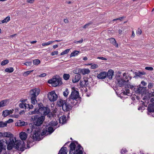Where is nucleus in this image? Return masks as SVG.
Listing matches in <instances>:
<instances>
[{
	"instance_id": "603ef678",
	"label": "nucleus",
	"mask_w": 154,
	"mask_h": 154,
	"mask_svg": "<svg viewBox=\"0 0 154 154\" xmlns=\"http://www.w3.org/2000/svg\"><path fill=\"white\" fill-rule=\"evenodd\" d=\"M126 152H127V150H126L125 149H122L121 151V153L122 154H124Z\"/></svg>"
},
{
	"instance_id": "aec40b11",
	"label": "nucleus",
	"mask_w": 154,
	"mask_h": 154,
	"mask_svg": "<svg viewBox=\"0 0 154 154\" xmlns=\"http://www.w3.org/2000/svg\"><path fill=\"white\" fill-rule=\"evenodd\" d=\"M66 121V117L65 116H63L61 117L59 119V122L62 124H65Z\"/></svg>"
},
{
	"instance_id": "f8f14e48",
	"label": "nucleus",
	"mask_w": 154,
	"mask_h": 154,
	"mask_svg": "<svg viewBox=\"0 0 154 154\" xmlns=\"http://www.w3.org/2000/svg\"><path fill=\"white\" fill-rule=\"evenodd\" d=\"M106 72H101L97 75V77L100 79H104L106 77Z\"/></svg>"
},
{
	"instance_id": "3c124183",
	"label": "nucleus",
	"mask_w": 154,
	"mask_h": 154,
	"mask_svg": "<svg viewBox=\"0 0 154 154\" xmlns=\"http://www.w3.org/2000/svg\"><path fill=\"white\" fill-rule=\"evenodd\" d=\"M148 88L149 89L153 87V84L152 83H149L148 85Z\"/></svg>"
},
{
	"instance_id": "680f3d73",
	"label": "nucleus",
	"mask_w": 154,
	"mask_h": 154,
	"mask_svg": "<svg viewBox=\"0 0 154 154\" xmlns=\"http://www.w3.org/2000/svg\"><path fill=\"white\" fill-rule=\"evenodd\" d=\"M57 123L56 124L55 122L53 121L51 122V125H57Z\"/></svg>"
},
{
	"instance_id": "79ce46f5",
	"label": "nucleus",
	"mask_w": 154,
	"mask_h": 154,
	"mask_svg": "<svg viewBox=\"0 0 154 154\" xmlns=\"http://www.w3.org/2000/svg\"><path fill=\"white\" fill-rule=\"evenodd\" d=\"M69 49H67L66 50H65L64 51H63V52L61 53L60 54V55H62L65 54H67L69 52Z\"/></svg>"
},
{
	"instance_id": "1a4fd4ad",
	"label": "nucleus",
	"mask_w": 154,
	"mask_h": 154,
	"mask_svg": "<svg viewBox=\"0 0 154 154\" xmlns=\"http://www.w3.org/2000/svg\"><path fill=\"white\" fill-rule=\"evenodd\" d=\"M48 98L51 101H54L57 100V96L54 91H52L48 94Z\"/></svg>"
},
{
	"instance_id": "39448f33",
	"label": "nucleus",
	"mask_w": 154,
	"mask_h": 154,
	"mask_svg": "<svg viewBox=\"0 0 154 154\" xmlns=\"http://www.w3.org/2000/svg\"><path fill=\"white\" fill-rule=\"evenodd\" d=\"M79 97V92L75 90L72 91L70 97L68 99L69 100V103H71L72 105H75L78 103L77 99Z\"/></svg>"
},
{
	"instance_id": "cd10ccee",
	"label": "nucleus",
	"mask_w": 154,
	"mask_h": 154,
	"mask_svg": "<svg viewBox=\"0 0 154 154\" xmlns=\"http://www.w3.org/2000/svg\"><path fill=\"white\" fill-rule=\"evenodd\" d=\"M110 41V42L114 45H115L116 47H118V45L116 43V41L115 39L114 38H111L109 39Z\"/></svg>"
},
{
	"instance_id": "4468645a",
	"label": "nucleus",
	"mask_w": 154,
	"mask_h": 154,
	"mask_svg": "<svg viewBox=\"0 0 154 154\" xmlns=\"http://www.w3.org/2000/svg\"><path fill=\"white\" fill-rule=\"evenodd\" d=\"M114 71L112 69H109V70L108 72H106V77L110 79H111L112 78V76L113 75Z\"/></svg>"
},
{
	"instance_id": "864d4df0",
	"label": "nucleus",
	"mask_w": 154,
	"mask_h": 154,
	"mask_svg": "<svg viewBox=\"0 0 154 154\" xmlns=\"http://www.w3.org/2000/svg\"><path fill=\"white\" fill-rule=\"evenodd\" d=\"M46 74L45 73H43L42 74H41V75H38V77H44L46 76Z\"/></svg>"
},
{
	"instance_id": "7ed1b4c3",
	"label": "nucleus",
	"mask_w": 154,
	"mask_h": 154,
	"mask_svg": "<svg viewBox=\"0 0 154 154\" xmlns=\"http://www.w3.org/2000/svg\"><path fill=\"white\" fill-rule=\"evenodd\" d=\"M57 104L59 106H62L63 111H69L71 109L72 107L74 105H72L71 103H69V100L67 99L66 101L62 100H60L57 102Z\"/></svg>"
},
{
	"instance_id": "49530a36",
	"label": "nucleus",
	"mask_w": 154,
	"mask_h": 154,
	"mask_svg": "<svg viewBox=\"0 0 154 154\" xmlns=\"http://www.w3.org/2000/svg\"><path fill=\"white\" fill-rule=\"evenodd\" d=\"M142 33V31L140 29H138L136 32V34L137 35H140Z\"/></svg>"
},
{
	"instance_id": "ea45409f",
	"label": "nucleus",
	"mask_w": 154,
	"mask_h": 154,
	"mask_svg": "<svg viewBox=\"0 0 154 154\" xmlns=\"http://www.w3.org/2000/svg\"><path fill=\"white\" fill-rule=\"evenodd\" d=\"M88 65H91V68L92 69H94L96 68H97L98 67V65L96 64H89Z\"/></svg>"
},
{
	"instance_id": "dca6fc26",
	"label": "nucleus",
	"mask_w": 154,
	"mask_h": 154,
	"mask_svg": "<svg viewBox=\"0 0 154 154\" xmlns=\"http://www.w3.org/2000/svg\"><path fill=\"white\" fill-rule=\"evenodd\" d=\"M70 150L69 152L70 154H73V151L75 150V145L74 143L72 142L70 144Z\"/></svg>"
},
{
	"instance_id": "e433bc0d",
	"label": "nucleus",
	"mask_w": 154,
	"mask_h": 154,
	"mask_svg": "<svg viewBox=\"0 0 154 154\" xmlns=\"http://www.w3.org/2000/svg\"><path fill=\"white\" fill-rule=\"evenodd\" d=\"M40 63V61L38 59H35L33 60V63L34 65H38Z\"/></svg>"
},
{
	"instance_id": "c85d7f7f",
	"label": "nucleus",
	"mask_w": 154,
	"mask_h": 154,
	"mask_svg": "<svg viewBox=\"0 0 154 154\" xmlns=\"http://www.w3.org/2000/svg\"><path fill=\"white\" fill-rule=\"evenodd\" d=\"M79 53V51H75L72 52L70 55V57H75L76 55H77Z\"/></svg>"
},
{
	"instance_id": "f03ea898",
	"label": "nucleus",
	"mask_w": 154,
	"mask_h": 154,
	"mask_svg": "<svg viewBox=\"0 0 154 154\" xmlns=\"http://www.w3.org/2000/svg\"><path fill=\"white\" fill-rule=\"evenodd\" d=\"M0 134L3 137L8 138L6 139H3L0 140V152L2 149L5 150L6 148L8 150L11 149L13 147L15 137H14L13 135L9 132L0 133Z\"/></svg>"
},
{
	"instance_id": "7c9ffc66",
	"label": "nucleus",
	"mask_w": 154,
	"mask_h": 154,
	"mask_svg": "<svg viewBox=\"0 0 154 154\" xmlns=\"http://www.w3.org/2000/svg\"><path fill=\"white\" fill-rule=\"evenodd\" d=\"M17 125H26L27 124L26 122H22L21 120L18 121L17 122Z\"/></svg>"
},
{
	"instance_id": "5701e85b",
	"label": "nucleus",
	"mask_w": 154,
	"mask_h": 154,
	"mask_svg": "<svg viewBox=\"0 0 154 154\" xmlns=\"http://www.w3.org/2000/svg\"><path fill=\"white\" fill-rule=\"evenodd\" d=\"M80 78V75L77 74L75 75L74 79H72V82L74 83H76L79 81Z\"/></svg>"
},
{
	"instance_id": "6ab92c4d",
	"label": "nucleus",
	"mask_w": 154,
	"mask_h": 154,
	"mask_svg": "<svg viewBox=\"0 0 154 154\" xmlns=\"http://www.w3.org/2000/svg\"><path fill=\"white\" fill-rule=\"evenodd\" d=\"M148 110L149 112H154V104H149L148 106Z\"/></svg>"
},
{
	"instance_id": "338daca9",
	"label": "nucleus",
	"mask_w": 154,
	"mask_h": 154,
	"mask_svg": "<svg viewBox=\"0 0 154 154\" xmlns=\"http://www.w3.org/2000/svg\"><path fill=\"white\" fill-rule=\"evenodd\" d=\"M134 36H135V34L134 32V31H132L131 37L134 38Z\"/></svg>"
},
{
	"instance_id": "412c9836",
	"label": "nucleus",
	"mask_w": 154,
	"mask_h": 154,
	"mask_svg": "<svg viewBox=\"0 0 154 154\" xmlns=\"http://www.w3.org/2000/svg\"><path fill=\"white\" fill-rule=\"evenodd\" d=\"M19 106L21 108L25 109L29 107V105L25 103L24 102H22L19 104Z\"/></svg>"
},
{
	"instance_id": "2f4dec72",
	"label": "nucleus",
	"mask_w": 154,
	"mask_h": 154,
	"mask_svg": "<svg viewBox=\"0 0 154 154\" xmlns=\"http://www.w3.org/2000/svg\"><path fill=\"white\" fill-rule=\"evenodd\" d=\"M5 71L6 72L11 73L14 71V69L12 67H9L5 69Z\"/></svg>"
},
{
	"instance_id": "052dcab7",
	"label": "nucleus",
	"mask_w": 154,
	"mask_h": 154,
	"mask_svg": "<svg viewBox=\"0 0 154 154\" xmlns=\"http://www.w3.org/2000/svg\"><path fill=\"white\" fill-rule=\"evenodd\" d=\"M123 18L124 17H122L117 18V20H120V21H122L123 20Z\"/></svg>"
},
{
	"instance_id": "774afa93",
	"label": "nucleus",
	"mask_w": 154,
	"mask_h": 154,
	"mask_svg": "<svg viewBox=\"0 0 154 154\" xmlns=\"http://www.w3.org/2000/svg\"><path fill=\"white\" fill-rule=\"evenodd\" d=\"M33 107V106L32 105H29V107H27V108H29V109H32Z\"/></svg>"
},
{
	"instance_id": "b1692460",
	"label": "nucleus",
	"mask_w": 154,
	"mask_h": 154,
	"mask_svg": "<svg viewBox=\"0 0 154 154\" xmlns=\"http://www.w3.org/2000/svg\"><path fill=\"white\" fill-rule=\"evenodd\" d=\"M122 93L123 95H127L128 96H130V90L128 88H126L125 87L124 91Z\"/></svg>"
},
{
	"instance_id": "37998d69",
	"label": "nucleus",
	"mask_w": 154,
	"mask_h": 154,
	"mask_svg": "<svg viewBox=\"0 0 154 154\" xmlns=\"http://www.w3.org/2000/svg\"><path fill=\"white\" fill-rule=\"evenodd\" d=\"M69 94V91L68 89L66 88L65 91L63 92V95L65 97H67Z\"/></svg>"
},
{
	"instance_id": "423d86ee",
	"label": "nucleus",
	"mask_w": 154,
	"mask_h": 154,
	"mask_svg": "<svg viewBox=\"0 0 154 154\" xmlns=\"http://www.w3.org/2000/svg\"><path fill=\"white\" fill-rule=\"evenodd\" d=\"M44 119V116H41L39 117H38V116L35 115L32 117L31 121L33 122L34 125H41L42 124Z\"/></svg>"
},
{
	"instance_id": "9d476101",
	"label": "nucleus",
	"mask_w": 154,
	"mask_h": 154,
	"mask_svg": "<svg viewBox=\"0 0 154 154\" xmlns=\"http://www.w3.org/2000/svg\"><path fill=\"white\" fill-rule=\"evenodd\" d=\"M146 88L143 87H140L139 88H134V91L137 94L144 93L146 91Z\"/></svg>"
},
{
	"instance_id": "a211bd4d",
	"label": "nucleus",
	"mask_w": 154,
	"mask_h": 154,
	"mask_svg": "<svg viewBox=\"0 0 154 154\" xmlns=\"http://www.w3.org/2000/svg\"><path fill=\"white\" fill-rule=\"evenodd\" d=\"M80 73L83 75L88 74L90 72V70L89 69H81L80 70Z\"/></svg>"
},
{
	"instance_id": "0e129e2a",
	"label": "nucleus",
	"mask_w": 154,
	"mask_h": 154,
	"mask_svg": "<svg viewBox=\"0 0 154 154\" xmlns=\"http://www.w3.org/2000/svg\"><path fill=\"white\" fill-rule=\"evenodd\" d=\"M84 82H81V81H80V85L81 86H83L84 85Z\"/></svg>"
},
{
	"instance_id": "4be33fe9",
	"label": "nucleus",
	"mask_w": 154,
	"mask_h": 154,
	"mask_svg": "<svg viewBox=\"0 0 154 154\" xmlns=\"http://www.w3.org/2000/svg\"><path fill=\"white\" fill-rule=\"evenodd\" d=\"M134 74L136 76L141 78L142 75H145L146 73V72L144 71L140 72L137 71L135 72Z\"/></svg>"
},
{
	"instance_id": "de8ad7c7",
	"label": "nucleus",
	"mask_w": 154,
	"mask_h": 154,
	"mask_svg": "<svg viewBox=\"0 0 154 154\" xmlns=\"http://www.w3.org/2000/svg\"><path fill=\"white\" fill-rule=\"evenodd\" d=\"M58 54V52L57 51H54L51 52V55L52 56H54L55 55H57Z\"/></svg>"
},
{
	"instance_id": "6e6d98bb",
	"label": "nucleus",
	"mask_w": 154,
	"mask_h": 154,
	"mask_svg": "<svg viewBox=\"0 0 154 154\" xmlns=\"http://www.w3.org/2000/svg\"><path fill=\"white\" fill-rule=\"evenodd\" d=\"M83 42V39H81L79 41H75V42L76 43H82Z\"/></svg>"
},
{
	"instance_id": "72a5a7b5",
	"label": "nucleus",
	"mask_w": 154,
	"mask_h": 154,
	"mask_svg": "<svg viewBox=\"0 0 154 154\" xmlns=\"http://www.w3.org/2000/svg\"><path fill=\"white\" fill-rule=\"evenodd\" d=\"M9 114V111L8 110H6L3 112L2 115L4 117H6Z\"/></svg>"
},
{
	"instance_id": "0eeeda50",
	"label": "nucleus",
	"mask_w": 154,
	"mask_h": 154,
	"mask_svg": "<svg viewBox=\"0 0 154 154\" xmlns=\"http://www.w3.org/2000/svg\"><path fill=\"white\" fill-rule=\"evenodd\" d=\"M48 83L51 84L52 86L56 87L58 85H60L62 84L61 79L60 78H56L53 77V78L49 80Z\"/></svg>"
},
{
	"instance_id": "f704fd0d",
	"label": "nucleus",
	"mask_w": 154,
	"mask_h": 154,
	"mask_svg": "<svg viewBox=\"0 0 154 154\" xmlns=\"http://www.w3.org/2000/svg\"><path fill=\"white\" fill-rule=\"evenodd\" d=\"M31 99L32 103L35 104L37 103V100L36 99V97H33L31 96Z\"/></svg>"
},
{
	"instance_id": "c756f323",
	"label": "nucleus",
	"mask_w": 154,
	"mask_h": 154,
	"mask_svg": "<svg viewBox=\"0 0 154 154\" xmlns=\"http://www.w3.org/2000/svg\"><path fill=\"white\" fill-rule=\"evenodd\" d=\"M7 100H4L0 102V107L4 106L6 105Z\"/></svg>"
},
{
	"instance_id": "20e7f679",
	"label": "nucleus",
	"mask_w": 154,
	"mask_h": 154,
	"mask_svg": "<svg viewBox=\"0 0 154 154\" xmlns=\"http://www.w3.org/2000/svg\"><path fill=\"white\" fill-rule=\"evenodd\" d=\"M50 112V110L48 108L42 107H39L37 110L36 109H35L34 111L29 112V113L30 115H32L37 113L38 114L44 116L47 115Z\"/></svg>"
},
{
	"instance_id": "a19ab883",
	"label": "nucleus",
	"mask_w": 154,
	"mask_h": 154,
	"mask_svg": "<svg viewBox=\"0 0 154 154\" xmlns=\"http://www.w3.org/2000/svg\"><path fill=\"white\" fill-rule=\"evenodd\" d=\"M9 63V61L8 60H5L2 61L1 65L2 66H4L8 64Z\"/></svg>"
},
{
	"instance_id": "bf43d9fd",
	"label": "nucleus",
	"mask_w": 154,
	"mask_h": 154,
	"mask_svg": "<svg viewBox=\"0 0 154 154\" xmlns=\"http://www.w3.org/2000/svg\"><path fill=\"white\" fill-rule=\"evenodd\" d=\"M90 25V23L87 24L83 26V28L84 29H85L87 27Z\"/></svg>"
},
{
	"instance_id": "5fc2aeb1",
	"label": "nucleus",
	"mask_w": 154,
	"mask_h": 154,
	"mask_svg": "<svg viewBox=\"0 0 154 154\" xmlns=\"http://www.w3.org/2000/svg\"><path fill=\"white\" fill-rule=\"evenodd\" d=\"M97 59L105 60H107L106 58L102 57H98Z\"/></svg>"
},
{
	"instance_id": "4d7b16f0",
	"label": "nucleus",
	"mask_w": 154,
	"mask_h": 154,
	"mask_svg": "<svg viewBox=\"0 0 154 154\" xmlns=\"http://www.w3.org/2000/svg\"><path fill=\"white\" fill-rule=\"evenodd\" d=\"M34 1V0H27V2L30 3H32Z\"/></svg>"
},
{
	"instance_id": "8fccbe9b",
	"label": "nucleus",
	"mask_w": 154,
	"mask_h": 154,
	"mask_svg": "<svg viewBox=\"0 0 154 154\" xmlns=\"http://www.w3.org/2000/svg\"><path fill=\"white\" fill-rule=\"evenodd\" d=\"M151 102L152 103V104H154V96L149 99Z\"/></svg>"
},
{
	"instance_id": "4c0bfd02",
	"label": "nucleus",
	"mask_w": 154,
	"mask_h": 154,
	"mask_svg": "<svg viewBox=\"0 0 154 154\" xmlns=\"http://www.w3.org/2000/svg\"><path fill=\"white\" fill-rule=\"evenodd\" d=\"M54 42V41H49L47 42H45V43H42V46H48V45H50L52 43Z\"/></svg>"
},
{
	"instance_id": "6e6552de",
	"label": "nucleus",
	"mask_w": 154,
	"mask_h": 154,
	"mask_svg": "<svg viewBox=\"0 0 154 154\" xmlns=\"http://www.w3.org/2000/svg\"><path fill=\"white\" fill-rule=\"evenodd\" d=\"M117 84L119 87H122L125 85L128 82L129 80L125 81L120 77V75H118L116 77Z\"/></svg>"
},
{
	"instance_id": "2eb2a0df",
	"label": "nucleus",
	"mask_w": 154,
	"mask_h": 154,
	"mask_svg": "<svg viewBox=\"0 0 154 154\" xmlns=\"http://www.w3.org/2000/svg\"><path fill=\"white\" fill-rule=\"evenodd\" d=\"M21 145V141L16 140H14V144L13 147L14 146L16 149H18Z\"/></svg>"
},
{
	"instance_id": "09e8293b",
	"label": "nucleus",
	"mask_w": 154,
	"mask_h": 154,
	"mask_svg": "<svg viewBox=\"0 0 154 154\" xmlns=\"http://www.w3.org/2000/svg\"><path fill=\"white\" fill-rule=\"evenodd\" d=\"M145 69L149 71H152L153 70V68L150 67H145Z\"/></svg>"
},
{
	"instance_id": "58836bf2",
	"label": "nucleus",
	"mask_w": 154,
	"mask_h": 154,
	"mask_svg": "<svg viewBox=\"0 0 154 154\" xmlns=\"http://www.w3.org/2000/svg\"><path fill=\"white\" fill-rule=\"evenodd\" d=\"M69 77V75L68 74H65L63 75V78L65 80L68 79Z\"/></svg>"
},
{
	"instance_id": "f3484780",
	"label": "nucleus",
	"mask_w": 154,
	"mask_h": 154,
	"mask_svg": "<svg viewBox=\"0 0 154 154\" xmlns=\"http://www.w3.org/2000/svg\"><path fill=\"white\" fill-rule=\"evenodd\" d=\"M27 134L24 132H21L20 134V137L21 139L23 140H25L27 137Z\"/></svg>"
},
{
	"instance_id": "c9c22d12",
	"label": "nucleus",
	"mask_w": 154,
	"mask_h": 154,
	"mask_svg": "<svg viewBox=\"0 0 154 154\" xmlns=\"http://www.w3.org/2000/svg\"><path fill=\"white\" fill-rule=\"evenodd\" d=\"M126 86L127 88L131 89V90H133L134 91V88H137V86L131 85L130 84H127Z\"/></svg>"
},
{
	"instance_id": "13d9d810",
	"label": "nucleus",
	"mask_w": 154,
	"mask_h": 154,
	"mask_svg": "<svg viewBox=\"0 0 154 154\" xmlns=\"http://www.w3.org/2000/svg\"><path fill=\"white\" fill-rule=\"evenodd\" d=\"M141 84L143 86H145L147 85V83L144 81H142L141 82Z\"/></svg>"
},
{
	"instance_id": "473e14b6",
	"label": "nucleus",
	"mask_w": 154,
	"mask_h": 154,
	"mask_svg": "<svg viewBox=\"0 0 154 154\" xmlns=\"http://www.w3.org/2000/svg\"><path fill=\"white\" fill-rule=\"evenodd\" d=\"M10 19V17L8 16L6 18H5L4 20L2 21V23H7L8 22Z\"/></svg>"
},
{
	"instance_id": "9b49d317",
	"label": "nucleus",
	"mask_w": 154,
	"mask_h": 154,
	"mask_svg": "<svg viewBox=\"0 0 154 154\" xmlns=\"http://www.w3.org/2000/svg\"><path fill=\"white\" fill-rule=\"evenodd\" d=\"M40 92V89L38 88L33 89L30 91L31 96L36 97L39 94Z\"/></svg>"
},
{
	"instance_id": "69168bd1",
	"label": "nucleus",
	"mask_w": 154,
	"mask_h": 154,
	"mask_svg": "<svg viewBox=\"0 0 154 154\" xmlns=\"http://www.w3.org/2000/svg\"><path fill=\"white\" fill-rule=\"evenodd\" d=\"M58 47V45H54L53 46V48L54 49H55Z\"/></svg>"
},
{
	"instance_id": "bb28decb",
	"label": "nucleus",
	"mask_w": 154,
	"mask_h": 154,
	"mask_svg": "<svg viewBox=\"0 0 154 154\" xmlns=\"http://www.w3.org/2000/svg\"><path fill=\"white\" fill-rule=\"evenodd\" d=\"M154 96V92H151L146 94V99L149 100V99Z\"/></svg>"
},
{
	"instance_id": "c03bdc74",
	"label": "nucleus",
	"mask_w": 154,
	"mask_h": 154,
	"mask_svg": "<svg viewBox=\"0 0 154 154\" xmlns=\"http://www.w3.org/2000/svg\"><path fill=\"white\" fill-rule=\"evenodd\" d=\"M33 71V70L32 71H27L26 72H25L23 73V75L26 76L28 75L31 72Z\"/></svg>"
},
{
	"instance_id": "a18cd8bd",
	"label": "nucleus",
	"mask_w": 154,
	"mask_h": 154,
	"mask_svg": "<svg viewBox=\"0 0 154 154\" xmlns=\"http://www.w3.org/2000/svg\"><path fill=\"white\" fill-rule=\"evenodd\" d=\"M32 64V63L31 61L26 62L24 63V65L26 66H31Z\"/></svg>"
},
{
	"instance_id": "f257e3e1",
	"label": "nucleus",
	"mask_w": 154,
	"mask_h": 154,
	"mask_svg": "<svg viewBox=\"0 0 154 154\" xmlns=\"http://www.w3.org/2000/svg\"><path fill=\"white\" fill-rule=\"evenodd\" d=\"M26 130V132L28 133H31L30 137L28 139V143H32V142L39 140L40 139V135L42 136L44 135H47L51 134L54 131L53 128L51 126H46L45 128L43 129L41 133V129L40 126H32Z\"/></svg>"
},
{
	"instance_id": "393cba45",
	"label": "nucleus",
	"mask_w": 154,
	"mask_h": 154,
	"mask_svg": "<svg viewBox=\"0 0 154 154\" xmlns=\"http://www.w3.org/2000/svg\"><path fill=\"white\" fill-rule=\"evenodd\" d=\"M66 147H62L58 153V154H67V152L66 149Z\"/></svg>"
},
{
	"instance_id": "a878e982",
	"label": "nucleus",
	"mask_w": 154,
	"mask_h": 154,
	"mask_svg": "<svg viewBox=\"0 0 154 154\" xmlns=\"http://www.w3.org/2000/svg\"><path fill=\"white\" fill-rule=\"evenodd\" d=\"M13 121V119H9L8 120L5 122H3L2 121H0V125H7V123H9L11 122H12Z\"/></svg>"
},
{
	"instance_id": "e2e57ef3",
	"label": "nucleus",
	"mask_w": 154,
	"mask_h": 154,
	"mask_svg": "<svg viewBox=\"0 0 154 154\" xmlns=\"http://www.w3.org/2000/svg\"><path fill=\"white\" fill-rule=\"evenodd\" d=\"M128 78H129L130 79H131V77L130 75L127 76H125V78L126 79L128 80Z\"/></svg>"
},
{
	"instance_id": "ddd939ff",
	"label": "nucleus",
	"mask_w": 154,
	"mask_h": 154,
	"mask_svg": "<svg viewBox=\"0 0 154 154\" xmlns=\"http://www.w3.org/2000/svg\"><path fill=\"white\" fill-rule=\"evenodd\" d=\"M82 147L80 145H79L76 148L75 151L73 152V154H82L83 152L81 150Z\"/></svg>"
}]
</instances>
